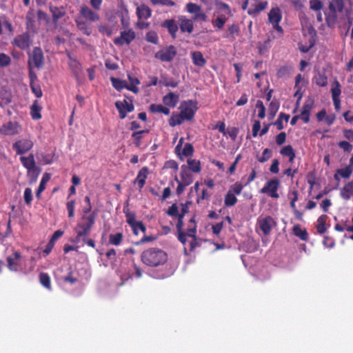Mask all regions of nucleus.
<instances>
[{"instance_id": "obj_1", "label": "nucleus", "mask_w": 353, "mask_h": 353, "mask_svg": "<svg viewBox=\"0 0 353 353\" xmlns=\"http://www.w3.org/2000/svg\"><path fill=\"white\" fill-rule=\"evenodd\" d=\"M141 261L147 265L156 267L166 262L167 254L159 248H150L143 252Z\"/></svg>"}, {"instance_id": "obj_2", "label": "nucleus", "mask_w": 353, "mask_h": 353, "mask_svg": "<svg viewBox=\"0 0 353 353\" xmlns=\"http://www.w3.org/2000/svg\"><path fill=\"white\" fill-rule=\"evenodd\" d=\"M96 214L94 213L89 216H83L82 222L78 223L77 226L76 241L80 243L83 236H87L95 222Z\"/></svg>"}, {"instance_id": "obj_3", "label": "nucleus", "mask_w": 353, "mask_h": 353, "mask_svg": "<svg viewBox=\"0 0 353 353\" xmlns=\"http://www.w3.org/2000/svg\"><path fill=\"white\" fill-rule=\"evenodd\" d=\"M44 65V56L43 53L40 48H34L32 50V54L30 56L28 59V65L30 70L32 65L37 68H41Z\"/></svg>"}, {"instance_id": "obj_4", "label": "nucleus", "mask_w": 353, "mask_h": 353, "mask_svg": "<svg viewBox=\"0 0 353 353\" xmlns=\"http://www.w3.org/2000/svg\"><path fill=\"white\" fill-rule=\"evenodd\" d=\"M176 54V50L174 46H169L155 54V58L160 59L161 61L170 62L173 60Z\"/></svg>"}, {"instance_id": "obj_5", "label": "nucleus", "mask_w": 353, "mask_h": 353, "mask_svg": "<svg viewBox=\"0 0 353 353\" xmlns=\"http://www.w3.org/2000/svg\"><path fill=\"white\" fill-rule=\"evenodd\" d=\"M180 114L185 120H192L196 111L195 104L191 101H183L180 105Z\"/></svg>"}, {"instance_id": "obj_6", "label": "nucleus", "mask_w": 353, "mask_h": 353, "mask_svg": "<svg viewBox=\"0 0 353 353\" xmlns=\"http://www.w3.org/2000/svg\"><path fill=\"white\" fill-rule=\"evenodd\" d=\"M186 10L188 12L194 14L193 21H206L208 20L207 15L201 11V8L199 5L194 3H188L186 5Z\"/></svg>"}, {"instance_id": "obj_7", "label": "nucleus", "mask_w": 353, "mask_h": 353, "mask_svg": "<svg viewBox=\"0 0 353 353\" xmlns=\"http://www.w3.org/2000/svg\"><path fill=\"white\" fill-rule=\"evenodd\" d=\"M115 106L119 110V117L121 119L125 118L128 112H130L134 110V105L132 100L125 99L123 101H118L115 103Z\"/></svg>"}, {"instance_id": "obj_8", "label": "nucleus", "mask_w": 353, "mask_h": 353, "mask_svg": "<svg viewBox=\"0 0 353 353\" xmlns=\"http://www.w3.org/2000/svg\"><path fill=\"white\" fill-rule=\"evenodd\" d=\"M135 38V33L132 29H128L121 32L120 37L115 38V45L122 46L124 44H129Z\"/></svg>"}, {"instance_id": "obj_9", "label": "nucleus", "mask_w": 353, "mask_h": 353, "mask_svg": "<svg viewBox=\"0 0 353 353\" xmlns=\"http://www.w3.org/2000/svg\"><path fill=\"white\" fill-rule=\"evenodd\" d=\"M12 44L21 50H27L32 44L30 37L28 33L17 35L12 41Z\"/></svg>"}, {"instance_id": "obj_10", "label": "nucleus", "mask_w": 353, "mask_h": 353, "mask_svg": "<svg viewBox=\"0 0 353 353\" xmlns=\"http://www.w3.org/2000/svg\"><path fill=\"white\" fill-rule=\"evenodd\" d=\"M257 223L260 229L265 235L269 234L272 229L276 225L275 221L270 216L264 218H259Z\"/></svg>"}, {"instance_id": "obj_11", "label": "nucleus", "mask_w": 353, "mask_h": 353, "mask_svg": "<svg viewBox=\"0 0 353 353\" xmlns=\"http://www.w3.org/2000/svg\"><path fill=\"white\" fill-rule=\"evenodd\" d=\"M279 182L274 179L267 182L266 185L261 190V193H267L272 198H278L279 194L276 192Z\"/></svg>"}, {"instance_id": "obj_12", "label": "nucleus", "mask_w": 353, "mask_h": 353, "mask_svg": "<svg viewBox=\"0 0 353 353\" xmlns=\"http://www.w3.org/2000/svg\"><path fill=\"white\" fill-rule=\"evenodd\" d=\"M33 146V143L29 139H21L13 144V148L19 154H22L30 150Z\"/></svg>"}, {"instance_id": "obj_13", "label": "nucleus", "mask_w": 353, "mask_h": 353, "mask_svg": "<svg viewBox=\"0 0 353 353\" xmlns=\"http://www.w3.org/2000/svg\"><path fill=\"white\" fill-rule=\"evenodd\" d=\"M79 13L82 18L90 22H95L99 20V15L87 6H82Z\"/></svg>"}, {"instance_id": "obj_14", "label": "nucleus", "mask_w": 353, "mask_h": 353, "mask_svg": "<svg viewBox=\"0 0 353 353\" xmlns=\"http://www.w3.org/2000/svg\"><path fill=\"white\" fill-rule=\"evenodd\" d=\"M179 182L188 186L193 182V176L188 171V167L185 165L181 167V180H179Z\"/></svg>"}, {"instance_id": "obj_15", "label": "nucleus", "mask_w": 353, "mask_h": 353, "mask_svg": "<svg viewBox=\"0 0 353 353\" xmlns=\"http://www.w3.org/2000/svg\"><path fill=\"white\" fill-rule=\"evenodd\" d=\"M20 160L23 165L28 170V172H36L37 168L33 155L31 154L28 157H21Z\"/></svg>"}, {"instance_id": "obj_16", "label": "nucleus", "mask_w": 353, "mask_h": 353, "mask_svg": "<svg viewBox=\"0 0 353 353\" xmlns=\"http://www.w3.org/2000/svg\"><path fill=\"white\" fill-rule=\"evenodd\" d=\"M149 173V170L147 167L142 168L134 180V183H137L139 189H141L145 183V179Z\"/></svg>"}, {"instance_id": "obj_17", "label": "nucleus", "mask_w": 353, "mask_h": 353, "mask_svg": "<svg viewBox=\"0 0 353 353\" xmlns=\"http://www.w3.org/2000/svg\"><path fill=\"white\" fill-rule=\"evenodd\" d=\"M341 196L345 200H349L353 196V181L346 183L341 190Z\"/></svg>"}, {"instance_id": "obj_18", "label": "nucleus", "mask_w": 353, "mask_h": 353, "mask_svg": "<svg viewBox=\"0 0 353 353\" xmlns=\"http://www.w3.org/2000/svg\"><path fill=\"white\" fill-rule=\"evenodd\" d=\"M281 12L279 8H272L268 14V20L273 25L279 23L281 20Z\"/></svg>"}, {"instance_id": "obj_19", "label": "nucleus", "mask_w": 353, "mask_h": 353, "mask_svg": "<svg viewBox=\"0 0 353 353\" xmlns=\"http://www.w3.org/2000/svg\"><path fill=\"white\" fill-rule=\"evenodd\" d=\"M193 19H188L185 17L180 19V28L182 32L191 33L193 31Z\"/></svg>"}, {"instance_id": "obj_20", "label": "nucleus", "mask_w": 353, "mask_h": 353, "mask_svg": "<svg viewBox=\"0 0 353 353\" xmlns=\"http://www.w3.org/2000/svg\"><path fill=\"white\" fill-rule=\"evenodd\" d=\"M163 101L165 105L173 108L176 106L179 101V96L170 92L163 97Z\"/></svg>"}, {"instance_id": "obj_21", "label": "nucleus", "mask_w": 353, "mask_h": 353, "mask_svg": "<svg viewBox=\"0 0 353 353\" xmlns=\"http://www.w3.org/2000/svg\"><path fill=\"white\" fill-rule=\"evenodd\" d=\"M191 57L193 63L199 67H203L206 63V60L204 59L202 53L199 51L191 52Z\"/></svg>"}, {"instance_id": "obj_22", "label": "nucleus", "mask_w": 353, "mask_h": 353, "mask_svg": "<svg viewBox=\"0 0 353 353\" xmlns=\"http://www.w3.org/2000/svg\"><path fill=\"white\" fill-rule=\"evenodd\" d=\"M137 14L139 19H147L151 17L152 11L145 5H141L137 8Z\"/></svg>"}, {"instance_id": "obj_23", "label": "nucleus", "mask_w": 353, "mask_h": 353, "mask_svg": "<svg viewBox=\"0 0 353 353\" xmlns=\"http://www.w3.org/2000/svg\"><path fill=\"white\" fill-rule=\"evenodd\" d=\"M163 27L166 28L172 38L176 37V33L178 30V26L173 19L165 20L163 24Z\"/></svg>"}, {"instance_id": "obj_24", "label": "nucleus", "mask_w": 353, "mask_h": 353, "mask_svg": "<svg viewBox=\"0 0 353 353\" xmlns=\"http://www.w3.org/2000/svg\"><path fill=\"white\" fill-rule=\"evenodd\" d=\"M75 22L77 23L78 29L81 30L83 34L88 36L91 34L92 30L91 28L88 25L87 22L84 21L80 17H77L75 19Z\"/></svg>"}, {"instance_id": "obj_25", "label": "nucleus", "mask_w": 353, "mask_h": 353, "mask_svg": "<svg viewBox=\"0 0 353 353\" xmlns=\"http://www.w3.org/2000/svg\"><path fill=\"white\" fill-rule=\"evenodd\" d=\"M268 2L267 1H262L259 3H256L252 6V8H250L248 13L250 15H256L262 10H265L267 8Z\"/></svg>"}, {"instance_id": "obj_26", "label": "nucleus", "mask_w": 353, "mask_h": 353, "mask_svg": "<svg viewBox=\"0 0 353 353\" xmlns=\"http://www.w3.org/2000/svg\"><path fill=\"white\" fill-rule=\"evenodd\" d=\"M128 79L130 84L126 86V88L134 93H137L139 88L137 85L140 83L139 80L137 77H133L131 74H128Z\"/></svg>"}, {"instance_id": "obj_27", "label": "nucleus", "mask_w": 353, "mask_h": 353, "mask_svg": "<svg viewBox=\"0 0 353 353\" xmlns=\"http://www.w3.org/2000/svg\"><path fill=\"white\" fill-rule=\"evenodd\" d=\"M1 132L5 134H14L17 133V125L15 123L9 122L3 125Z\"/></svg>"}, {"instance_id": "obj_28", "label": "nucleus", "mask_w": 353, "mask_h": 353, "mask_svg": "<svg viewBox=\"0 0 353 353\" xmlns=\"http://www.w3.org/2000/svg\"><path fill=\"white\" fill-rule=\"evenodd\" d=\"M343 0H332L329 9L332 13H336V12H341L343 8Z\"/></svg>"}, {"instance_id": "obj_29", "label": "nucleus", "mask_w": 353, "mask_h": 353, "mask_svg": "<svg viewBox=\"0 0 353 353\" xmlns=\"http://www.w3.org/2000/svg\"><path fill=\"white\" fill-rule=\"evenodd\" d=\"M293 232L294 235L299 237L302 241H307V232L305 230H302L299 225H296L293 227Z\"/></svg>"}, {"instance_id": "obj_30", "label": "nucleus", "mask_w": 353, "mask_h": 353, "mask_svg": "<svg viewBox=\"0 0 353 353\" xmlns=\"http://www.w3.org/2000/svg\"><path fill=\"white\" fill-rule=\"evenodd\" d=\"M327 216L325 215H321L317 220L316 229L319 233L323 234L326 231L325 220Z\"/></svg>"}, {"instance_id": "obj_31", "label": "nucleus", "mask_w": 353, "mask_h": 353, "mask_svg": "<svg viewBox=\"0 0 353 353\" xmlns=\"http://www.w3.org/2000/svg\"><path fill=\"white\" fill-rule=\"evenodd\" d=\"M353 172V167L352 165H348L344 168H341L337 170V174H339L341 177L347 179L350 176Z\"/></svg>"}, {"instance_id": "obj_32", "label": "nucleus", "mask_w": 353, "mask_h": 353, "mask_svg": "<svg viewBox=\"0 0 353 353\" xmlns=\"http://www.w3.org/2000/svg\"><path fill=\"white\" fill-rule=\"evenodd\" d=\"M31 116L33 119H39L41 117V115L40 114L41 108L38 105L37 101H35L34 103L32 105L31 108Z\"/></svg>"}, {"instance_id": "obj_33", "label": "nucleus", "mask_w": 353, "mask_h": 353, "mask_svg": "<svg viewBox=\"0 0 353 353\" xmlns=\"http://www.w3.org/2000/svg\"><path fill=\"white\" fill-rule=\"evenodd\" d=\"M123 240V234L121 232L117 234H111L109 236V243L114 245L121 244Z\"/></svg>"}, {"instance_id": "obj_34", "label": "nucleus", "mask_w": 353, "mask_h": 353, "mask_svg": "<svg viewBox=\"0 0 353 353\" xmlns=\"http://www.w3.org/2000/svg\"><path fill=\"white\" fill-rule=\"evenodd\" d=\"M188 165L189 168L194 172L199 173L201 171V163L196 159H188Z\"/></svg>"}, {"instance_id": "obj_35", "label": "nucleus", "mask_w": 353, "mask_h": 353, "mask_svg": "<svg viewBox=\"0 0 353 353\" xmlns=\"http://www.w3.org/2000/svg\"><path fill=\"white\" fill-rule=\"evenodd\" d=\"M50 175L48 173H45L41 179L39 188L37 189L36 195L37 197L39 196V194L45 190L46 183L49 181Z\"/></svg>"}, {"instance_id": "obj_36", "label": "nucleus", "mask_w": 353, "mask_h": 353, "mask_svg": "<svg viewBox=\"0 0 353 353\" xmlns=\"http://www.w3.org/2000/svg\"><path fill=\"white\" fill-rule=\"evenodd\" d=\"M236 202L237 199L236 196L228 192L225 196L224 204L226 206H233L236 203Z\"/></svg>"}, {"instance_id": "obj_37", "label": "nucleus", "mask_w": 353, "mask_h": 353, "mask_svg": "<svg viewBox=\"0 0 353 353\" xmlns=\"http://www.w3.org/2000/svg\"><path fill=\"white\" fill-rule=\"evenodd\" d=\"M70 67L72 69L74 74L78 77L80 74L81 66L80 63L76 60L71 59L69 63Z\"/></svg>"}, {"instance_id": "obj_38", "label": "nucleus", "mask_w": 353, "mask_h": 353, "mask_svg": "<svg viewBox=\"0 0 353 353\" xmlns=\"http://www.w3.org/2000/svg\"><path fill=\"white\" fill-rule=\"evenodd\" d=\"M39 280L42 285L47 289L50 290V278L48 274L43 272L41 273L39 275Z\"/></svg>"}, {"instance_id": "obj_39", "label": "nucleus", "mask_w": 353, "mask_h": 353, "mask_svg": "<svg viewBox=\"0 0 353 353\" xmlns=\"http://www.w3.org/2000/svg\"><path fill=\"white\" fill-rule=\"evenodd\" d=\"M314 82L319 86H325L327 83V77L324 74L318 73L314 78Z\"/></svg>"}, {"instance_id": "obj_40", "label": "nucleus", "mask_w": 353, "mask_h": 353, "mask_svg": "<svg viewBox=\"0 0 353 353\" xmlns=\"http://www.w3.org/2000/svg\"><path fill=\"white\" fill-rule=\"evenodd\" d=\"M185 119L181 114L172 115L169 120V124L171 126L181 125Z\"/></svg>"}, {"instance_id": "obj_41", "label": "nucleus", "mask_w": 353, "mask_h": 353, "mask_svg": "<svg viewBox=\"0 0 353 353\" xmlns=\"http://www.w3.org/2000/svg\"><path fill=\"white\" fill-rule=\"evenodd\" d=\"M111 81L114 88L118 90L128 86V84L125 81H122L117 78L112 77Z\"/></svg>"}, {"instance_id": "obj_42", "label": "nucleus", "mask_w": 353, "mask_h": 353, "mask_svg": "<svg viewBox=\"0 0 353 353\" xmlns=\"http://www.w3.org/2000/svg\"><path fill=\"white\" fill-rule=\"evenodd\" d=\"M121 22L124 28H128L130 26L128 10L127 8H124L121 12Z\"/></svg>"}, {"instance_id": "obj_43", "label": "nucleus", "mask_w": 353, "mask_h": 353, "mask_svg": "<svg viewBox=\"0 0 353 353\" xmlns=\"http://www.w3.org/2000/svg\"><path fill=\"white\" fill-rule=\"evenodd\" d=\"M310 8L315 12L321 11L323 8V3L320 0H310Z\"/></svg>"}, {"instance_id": "obj_44", "label": "nucleus", "mask_w": 353, "mask_h": 353, "mask_svg": "<svg viewBox=\"0 0 353 353\" xmlns=\"http://www.w3.org/2000/svg\"><path fill=\"white\" fill-rule=\"evenodd\" d=\"M11 63L10 57L5 53H0V68H6Z\"/></svg>"}, {"instance_id": "obj_45", "label": "nucleus", "mask_w": 353, "mask_h": 353, "mask_svg": "<svg viewBox=\"0 0 353 353\" xmlns=\"http://www.w3.org/2000/svg\"><path fill=\"white\" fill-rule=\"evenodd\" d=\"M243 189V185L240 183H235L234 185L230 187L229 190L228 191L230 193H232L234 195H239L241 194Z\"/></svg>"}, {"instance_id": "obj_46", "label": "nucleus", "mask_w": 353, "mask_h": 353, "mask_svg": "<svg viewBox=\"0 0 353 353\" xmlns=\"http://www.w3.org/2000/svg\"><path fill=\"white\" fill-rule=\"evenodd\" d=\"M145 39L147 41L154 44H157L159 41V37L156 32L150 31L145 35Z\"/></svg>"}, {"instance_id": "obj_47", "label": "nucleus", "mask_w": 353, "mask_h": 353, "mask_svg": "<svg viewBox=\"0 0 353 353\" xmlns=\"http://www.w3.org/2000/svg\"><path fill=\"white\" fill-rule=\"evenodd\" d=\"M331 92H332V98L339 97V96L341 94V85H340L339 81H334V83L332 87V89H331Z\"/></svg>"}, {"instance_id": "obj_48", "label": "nucleus", "mask_w": 353, "mask_h": 353, "mask_svg": "<svg viewBox=\"0 0 353 353\" xmlns=\"http://www.w3.org/2000/svg\"><path fill=\"white\" fill-rule=\"evenodd\" d=\"M279 108V103L278 101H271V103L270 104V107H269V114L271 115L272 118H273L276 115Z\"/></svg>"}, {"instance_id": "obj_49", "label": "nucleus", "mask_w": 353, "mask_h": 353, "mask_svg": "<svg viewBox=\"0 0 353 353\" xmlns=\"http://www.w3.org/2000/svg\"><path fill=\"white\" fill-rule=\"evenodd\" d=\"M313 106H314V101L312 99H308L307 100H306V101L305 102L303 106V110H302V112L303 113H308V114H310V112L311 110H312L313 108Z\"/></svg>"}, {"instance_id": "obj_50", "label": "nucleus", "mask_w": 353, "mask_h": 353, "mask_svg": "<svg viewBox=\"0 0 353 353\" xmlns=\"http://www.w3.org/2000/svg\"><path fill=\"white\" fill-rule=\"evenodd\" d=\"M272 156V151L268 149L265 148L262 154V156L258 158V160L261 163H264L268 161Z\"/></svg>"}, {"instance_id": "obj_51", "label": "nucleus", "mask_w": 353, "mask_h": 353, "mask_svg": "<svg viewBox=\"0 0 353 353\" xmlns=\"http://www.w3.org/2000/svg\"><path fill=\"white\" fill-rule=\"evenodd\" d=\"M159 83L166 87L176 88L178 85V83L172 79L162 78Z\"/></svg>"}, {"instance_id": "obj_52", "label": "nucleus", "mask_w": 353, "mask_h": 353, "mask_svg": "<svg viewBox=\"0 0 353 353\" xmlns=\"http://www.w3.org/2000/svg\"><path fill=\"white\" fill-rule=\"evenodd\" d=\"M194 152V148L192 144L186 143L183 148L182 154L185 157L192 156Z\"/></svg>"}, {"instance_id": "obj_53", "label": "nucleus", "mask_w": 353, "mask_h": 353, "mask_svg": "<svg viewBox=\"0 0 353 353\" xmlns=\"http://www.w3.org/2000/svg\"><path fill=\"white\" fill-rule=\"evenodd\" d=\"M256 108H259V110L258 117L260 119H263L265 116V108L263 102L260 100L257 101L256 104Z\"/></svg>"}, {"instance_id": "obj_54", "label": "nucleus", "mask_w": 353, "mask_h": 353, "mask_svg": "<svg viewBox=\"0 0 353 353\" xmlns=\"http://www.w3.org/2000/svg\"><path fill=\"white\" fill-rule=\"evenodd\" d=\"M153 5H162L167 6H174L175 3L172 0H150Z\"/></svg>"}, {"instance_id": "obj_55", "label": "nucleus", "mask_w": 353, "mask_h": 353, "mask_svg": "<svg viewBox=\"0 0 353 353\" xmlns=\"http://www.w3.org/2000/svg\"><path fill=\"white\" fill-rule=\"evenodd\" d=\"M190 223L192 224V228H188L187 235L192 238H196V224L194 218L190 219Z\"/></svg>"}, {"instance_id": "obj_56", "label": "nucleus", "mask_w": 353, "mask_h": 353, "mask_svg": "<svg viewBox=\"0 0 353 353\" xmlns=\"http://www.w3.org/2000/svg\"><path fill=\"white\" fill-rule=\"evenodd\" d=\"M8 267L12 271H17L18 267L17 261H15L12 256H8L7 258Z\"/></svg>"}, {"instance_id": "obj_57", "label": "nucleus", "mask_w": 353, "mask_h": 353, "mask_svg": "<svg viewBox=\"0 0 353 353\" xmlns=\"http://www.w3.org/2000/svg\"><path fill=\"white\" fill-rule=\"evenodd\" d=\"M74 206L75 201L74 200L68 201L66 203V208L68 211V216L70 218L74 216Z\"/></svg>"}, {"instance_id": "obj_58", "label": "nucleus", "mask_w": 353, "mask_h": 353, "mask_svg": "<svg viewBox=\"0 0 353 353\" xmlns=\"http://www.w3.org/2000/svg\"><path fill=\"white\" fill-rule=\"evenodd\" d=\"M132 228L133 230L134 233L137 235L138 234V230H140L143 233L145 232L146 228L144 226L142 222L141 221H137L134 226H132Z\"/></svg>"}, {"instance_id": "obj_59", "label": "nucleus", "mask_w": 353, "mask_h": 353, "mask_svg": "<svg viewBox=\"0 0 353 353\" xmlns=\"http://www.w3.org/2000/svg\"><path fill=\"white\" fill-rule=\"evenodd\" d=\"M24 200L26 204H30L32 201V192L30 188H26L24 191Z\"/></svg>"}, {"instance_id": "obj_60", "label": "nucleus", "mask_w": 353, "mask_h": 353, "mask_svg": "<svg viewBox=\"0 0 353 353\" xmlns=\"http://www.w3.org/2000/svg\"><path fill=\"white\" fill-rule=\"evenodd\" d=\"M281 154L283 156H292V154L294 152L292 147L290 145H285L284 146L281 150Z\"/></svg>"}, {"instance_id": "obj_61", "label": "nucleus", "mask_w": 353, "mask_h": 353, "mask_svg": "<svg viewBox=\"0 0 353 353\" xmlns=\"http://www.w3.org/2000/svg\"><path fill=\"white\" fill-rule=\"evenodd\" d=\"M50 11L54 20H57L63 16V12L60 11L57 7H50Z\"/></svg>"}, {"instance_id": "obj_62", "label": "nucleus", "mask_w": 353, "mask_h": 353, "mask_svg": "<svg viewBox=\"0 0 353 353\" xmlns=\"http://www.w3.org/2000/svg\"><path fill=\"white\" fill-rule=\"evenodd\" d=\"M125 216H126L128 223L131 227L134 226V225L137 222V221L135 220V214L132 212H128L125 213Z\"/></svg>"}, {"instance_id": "obj_63", "label": "nucleus", "mask_w": 353, "mask_h": 353, "mask_svg": "<svg viewBox=\"0 0 353 353\" xmlns=\"http://www.w3.org/2000/svg\"><path fill=\"white\" fill-rule=\"evenodd\" d=\"M285 140H286V134L284 132L279 133L276 137V142L279 145H281L282 144H283L285 142Z\"/></svg>"}, {"instance_id": "obj_64", "label": "nucleus", "mask_w": 353, "mask_h": 353, "mask_svg": "<svg viewBox=\"0 0 353 353\" xmlns=\"http://www.w3.org/2000/svg\"><path fill=\"white\" fill-rule=\"evenodd\" d=\"M339 146L342 148L344 151L350 152L352 150V145L345 141H342L339 143Z\"/></svg>"}]
</instances>
